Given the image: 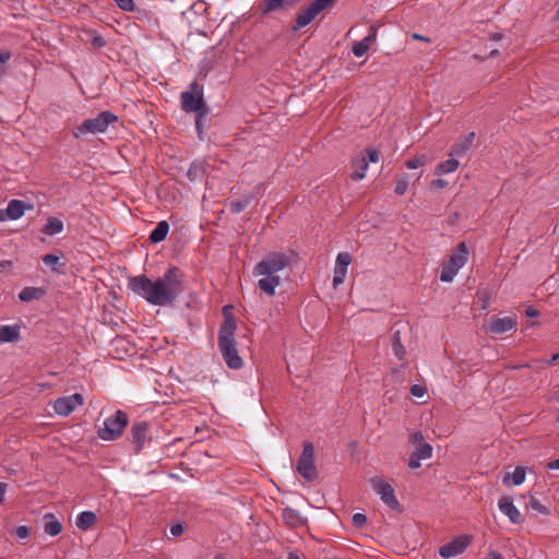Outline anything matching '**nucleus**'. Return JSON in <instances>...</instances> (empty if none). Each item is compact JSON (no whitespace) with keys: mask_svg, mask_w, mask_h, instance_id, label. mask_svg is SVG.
Returning a JSON list of instances; mask_svg holds the SVG:
<instances>
[{"mask_svg":"<svg viewBox=\"0 0 559 559\" xmlns=\"http://www.w3.org/2000/svg\"><path fill=\"white\" fill-rule=\"evenodd\" d=\"M130 289L154 306H169L183 292L182 274L176 266H170L156 281L145 275L131 277Z\"/></svg>","mask_w":559,"mask_h":559,"instance_id":"f257e3e1","label":"nucleus"},{"mask_svg":"<svg viewBox=\"0 0 559 559\" xmlns=\"http://www.w3.org/2000/svg\"><path fill=\"white\" fill-rule=\"evenodd\" d=\"M290 264V259L283 252L266 254L254 267L253 275L260 277L257 287L267 296H274L282 283L281 272Z\"/></svg>","mask_w":559,"mask_h":559,"instance_id":"f03ea898","label":"nucleus"},{"mask_svg":"<svg viewBox=\"0 0 559 559\" xmlns=\"http://www.w3.org/2000/svg\"><path fill=\"white\" fill-rule=\"evenodd\" d=\"M237 325L231 317H226L221 325L218 333V345L223 358L227 366L231 369H239L242 366V359L239 357L234 333Z\"/></svg>","mask_w":559,"mask_h":559,"instance_id":"7ed1b4c3","label":"nucleus"},{"mask_svg":"<svg viewBox=\"0 0 559 559\" xmlns=\"http://www.w3.org/2000/svg\"><path fill=\"white\" fill-rule=\"evenodd\" d=\"M118 117L110 111H103L95 118L84 120L80 126L73 129L74 138L85 134L104 133L111 123H115Z\"/></svg>","mask_w":559,"mask_h":559,"instance_id":"20e7f679","label":"nucleus"},{"mask_svg":"<svg viewBox=\"0 0 559 559\" xmlns=\"http://www.w3.org/2000/svg\"><path fill=\"white\" fill-rule=\"evenodd\" d=\"M129 418L122 411H117L105 418L103 426L98 428L97 436L104 441L118 439L124 431Z\"/></svg>","mask_w":559,"mask_h":559,"instance_id":"39448f33","label":"nucleus"},{"mask_svg":"<svg viewBox=\"0 0 559 559\" xmlns=\"http://www.w3.org/2000/svg\"><path fill=\"white\" fill-rule=\"evenodd\" d=\"M467 255L468 251L465 242H460L456 250L450 255L449 261L443 264L440 281L445 283L452 282L459 270L467 262Z\"/></svg>","mask_w":559,"mask_h":559,"instance_id":"423d86ee","label":"nucleus"},{"mask_svg":"<svg viewBox=\"0 0 559 559\" xmlns=\"http://www.w3.org/2000/svg\"><path fill=\"white\" fill-rule=\"evenodd\" d=\"M335 0H314L306 9L301 10L295 20L294 31H298L310 24L323 10L330 8Z\"/></svg>","mask_w":559,"mask_h":559,"instance_id":"0eeeda50","label":"nucleus"},{"mask_svg":"<svg viewBox=\"0 0 559 559\" xmlns=\"http://www.w3.org/2000/svg\"><path fill=\"white\" fill-rule=\"evenodd\" d=\"M296 469L301 477L307 480H313L318 476L314 464V447L308 442L304 445L302 453L297 461Z\"/></svg>","mask_w":559,"mask_h":559,"instance_id":"6e6552de","label":"nucleus"},{"mask_svg":"<svg viewBox=\"0 0 559 559\" xmlns=\"http://www.w3.org/2000/svg\"><path fill=\"white\" fill-rule=\"evenodd\" d=\"M372 489L380 496L382 502L392 510H397L400 503L395 497L393 487L381 477L370 479Z\"/></svg>","mask_w":559,"mask_h":559,"instance_id":"1a4fd4ad","label":"nucleus"},{"mask_svg":"<svg viewBox=\"0 0 559 559\" xmlns=\"http://www.w3.org/2000/svg\"><path fill=\"white\" fill-rule=\"evenodd\" d=\"M301 0H261L258 4V13L269 16L273 13L287 12L294 9Z\"/></svg>","mask_w":559,"mask_h":559,"instance_id":"9d476101","label":"nucleus"},{"mask_svg":"<svg viewBox=\"0 0 559 559\" xmlns=\"http://www.w3.org/2000/svg\"><path fill=\"white\" fill-rule=\"evenodd\" d=\"M192 88H198L197 83L192 84ZM180 99L181 108L186 112H198L207 109V107L204 104L201 91H185L181 93Z\"/></svg>","mask_w":559,"mask_h":559,"instance_id":"9b49d317","label":"nucleus"},{"mask_svg":"<svg viewBox=\"0 0 559 559\" xmlns=\"http://www.w3.org/2000/svg\"><path fill=\"white\" fill-rule=\"evenodd\" d=\"M84 399L80 393H74L68 396L59 397L53 402V411L59 416H69L79 406L83 405Z\"/></svg>","mask_w":559,"mask_h":559,"instance_id":"f8f14e48","label":"nucleus"},{"mask_svg":"<svg viewBox=\"0 0 559 559\" xmlns=\"http://www.w3.org/2000/svg\"><path fill=\"white\" fill-rule=\"evenodd\" d=\"M469 544V539L465 536L459 537L451 543L440 547L439 554L442 558L449 559L461 555Z\"/></svg>","mask_w":559,"mask_h":559,"instance_id":"ddd939ff","label":"nucleus"},{"mask_svg":"<svg viewBox=\"0 0 559 559\" xmlns=\"http://www.w3.org/2000/svg\"><path fill=\"white\" fill-rule=\"evenodd\" d=\"M130 432L134 450L135 452L139 453L143 449L144 443L147 440L148 424L145 421L135 423L133 424Z\"/></svg>","mask_w":559,"mask_h":559,"instance_id":"4468645a","label":"nucleus"},{"mask_svg":"<svg viewBox=\"0 0 559 559\" xmlns=\"http://www.w3.org/2000/svg\"><path fill=\"white\" fill-rule=\"evenodd\" d=\"M499 510L510 519V521L514 524H519L522 522V515L519 509L513 504V501L510 497H502L498 502Z\"/></svg>","mask_w":559,"mask_h":559,"instance_id":"2eb2a0df","label":"nucleus"},{"mask_svg":"<svg viewBox=\"0 0 559 559\" xmlns=\"http://www.w3.org/2000/svg\"><path fill=\"white\" fill-rule=\"evenodd\" d=\"M516 321L511 317L491 318L489 331L493 334H502L515 329Z\"/></svg>","mask_w":559,"mask_h":559,"instance_id":"dca6fc26","label":"nucleus"},{"mask_svg":"<svg viewBox=\"0 0 559 559\" xmlns=\"http://www.w3.org/2000/svg\"><path fill=\"white\" fill-rule=\"evenodd\" d=\"M377 38V28L371 26L369 29V34L361 40L354 43L352 51L355 57L360 58L367 53L371 44Z\"/></svg>","mask_w":559,"mask_h":559,"instance_id":"f3484780","label":"nucleus"},{"mask_svg":"<svg viewBox=\"0 0 559 559\" xmlns=\"http://www.w3.org/2000/svg\"><path fill=\"white\" fill-rule=\"evenodd\" d=\"M282 518L285 524L292 528L302 527L306 525V519L297 510L292 508L283 509Z\"/></svg>","mask_w":559,"mask_h":559,"instance_id":"a211bd4d","label":"nucleus"},{"mask_svg":"<svg viewBox=\"0 0 559 559\" xmlns=\"http://www.w3.org/2000/svg\"><path fill=\"white\" fill-rule=\"evenodd\" d=\"M475 139V132H469L459 140L456 144L452 146L450 156L462 157L471 148Z\"/></svg>","mask_w":559,"mask_h":559,"instance_id":"6ab92c4d","label":"nucleus"},{"mask_svg":"<svg viewBox=\"0 0 559 559\" xmlns=\"http://www.w3.org/2000/svg\"><path fill=\"white\" fill-rule=\"evenodd\" d=\"M44 531L50 536H57L61 533L62 524L53 513H47L44 515Z\"/></svg>","mask_w":559,"mask_h":559,"instance_id":"aec40b11","label":"nucleus"},{"mask_svg":"<svg viewBox=\"0 0 559 559\" xmlns=\"http://www.w3.org/2000/svg\"><path fill=\"white\" fill-rule=\"evenodd\" d=\"M525 480V469L518 466L512 473L508 472L503 476V484L506 486H519Z\"/></svg>","mask_w":559,"mask_h":559,"instance_id":"412c9836","label":"nucleus"},{"mask_svg":"<svg viewBox=\"0 0 559 559\" xmlns=\"http://www.w3.org/2000/svg\"><path fill=\"white\" fill-rule=\"evenodd\" d=\"M353 167L355 170L350 175V178L356 181L364 179L366 176V170L368 169L367 157L365 155L357 156L353 160Z\"/></svg>","mask_w":559,"mask_h":559,"instance_id":"4be33fe9","label":"nucleus"},{"mask_svg":"<svg viewBox=\"0 0 559 559\" xmlns=\"http://www.w3.org/2000/svg\"><path fill=\"white\" fill-rule=\"evenodd\" d=\"M25 203L21 200H11L5 209V215L10 221L19 219L25 212Z\"/></svg>","mask_w":559,"mask_h":559,"instance_id":"5701e85b","label":"nucleus"},{"mask_svg":"<svg viewBox=\"0 0 559 559\" xmlns=\"http://www.w3.org/2000/svg\"><path fill=\"white\" fill-rule=\"evenodd\" d=\"M45 295V290L40 287H24L20 294L19 298L21 301L29 302L33 300H38Z\"/></svg>","mask_w":559,"mask_h":559,"instance_id":"b1692460","label":"nucleus"},{"mask_svg":"<svg viewBox=\"0 0 559 559\" xmlns=\"http://www.w3.org/2000/svg\"><path fill=\"white\" fill-rule=\"evenodd\" d=\"M169 231V224L166 221H160L150 234V241L158 243L163 241Z\"/></svg>","mask_w":559,"mask_h":559,"instance_id":"393cba45","label":"nucleus"},{"mask_svg":"<svg viewBox=\"0 0 559 559\" xmlns=\"http://www.w3.org/2000/svg\"><path fill=\"white\" fill-rule=\"evenodd\" d=\"M95 521L96 514L94 512L83 511L78 515L75 524L80 530L86 531L94 525Z\"/></svg>","mask_w":559,"mask_h":559,"instance_id":"a878e982","label":"nucleus"},{"mask_svg":"<svg viewBox=\"0 0 559 559\" xmlns=\"http://www.w3.org/2000/svg\"><path fill=\"white\" fill-rule=\"evenodd\" d=\"M64 229L63 222L57 217H48L46 225L43 228V233L48 236H53L62 233Z\"/></svg>","mask_w":559,"mask_h":559,"instance_id":"bb28decb","label":"nucleus"},{"mask_svg":"<svg viewBox=\"0 0 559 559\" xmlns=\"http://www.w3.org/2000/svg\"><path fill=\"white\" fill-rule=\"evenodd\" d=\"M460 166V163L455 158H449L442 163H440L436 169L435 175L442 176L454 173Z\"/></svg>","mask_w":559,"mask_h":559,"instance_id":"cd10ccee","label":"nucleus"},{"mask_svg":"<svg viewBox=\"0 0 559 559\" xmlns=\"http://www.w3.org/2000/svg\"><path fill=\"white\" fill-rule=\"evenodd\" d=\"M19 328L15 325H1L0 326V342H15L19 340Z\"/></svg>","mask_w":559,"mask_h":559,"instance_id":"c85d7f7f","label":"nucleus"},{"mask_svg":"<svg viewBox=\"0 0 559 559\" xmlns=\"http://www.w3.org/2000/svg\"><path fill=\"white\" fill-rule=\"evenodd\" d=\"M392 349L394 355L400 360H403L405 358L406 350L405 347L402 345L400 331H394L392 335Z\"/></svg>","mask_w":559,"mask_h":559,"instance_id":"c756f323","label":"nucleus"},{"mask_svg":"<svg viewBox=\"0 0 559 559\" xmlns=\"http://www.w3.org/2000/svg\"><path fill=\"white\" fill-rule=\"evenodd\" d=\"M395 193L403 195L408 188V176L406 174L397 175L395 177Z\"/></svg>","mask_w":559,"mask_h":559,"instance_id":"7c9ffc66","label":"nucleus"},{"mask_svg":"<svg viewBox=\"0 0 559 559\" xmlns=\"http://www.w3.org/2000/svg\"><path fill=\"white\" fill-rule=\"evenodd\" d=\"M419 460H427L432 455V447L429 443H420L413 452Z\"/></svg>","mask_w":559,"mask_h":559,"instance_id":"2f4dec72","label":"nucleus"},{"mask_svg":"<svg viewBox=\"0 0 559 559\" xmlns=\"http://www.w3.org/2000/svg\"><path fill=\"white\" fill-rule=\"evenodd\" d=\"M44 264L47 266V267H50L53 272H57V273H61L62 271L58 269V266L60 265V258L58 255H55V254H45L43 258H41Z\"/></svg>","mask_w":559,"mask_h":559,"instance_id":"473e14b6","label":"nucleus"},{"mask_svg":"<svg viewBox=\"0 0 559 559\" xmlns=\"http://www.w3.org/2000/svg\"><path fill=\"white\" fill-rule=\"evenodd\" d=\"M195 129L200 139H203L202 133L205 126V118L209 115V108L195 112Z\"/></svg>","mask_w":559,"mask_h":559,"instance_id":"72a5a7b5","label":"nucleus"},{"mask_svg":"<svg viewBox=\"0 0 559 559\" xmlns=\"http://www.w3.org/2000/svg\"><path fill=\"white\" fill-rule=\"evenodd\" d=\"M251 202V197H246L242 200L231 201L230 211L235 214L242 212Z\"/></svg>","mask_w":559,"mask_h":559,"instance_id":"f704fd0d","label":"nucleus"},{"mask_svg":"<svg viewBox=\"0 0 559 559\" xmlns=\"http://www.w3.org/2000/svg\"><path fill=\"white\" fill-rule=\"evenodd\" d=\"M527 508L540 514H549L548 508L534 497L530 498Z\"/></svg>","mask_w":559,"mask_h":559,"instance_id":"c9c22d12","label":"nucleus"},{"mask_svg":"<svg viewBox=\"0 0 559 559\" xmlns=\"http://www.w3.org/2000/svg\"><path fill=\"white\" fill-rule=\"evenodd\" d=\"M352 263V255L348 252H340L335 260V266L348 269V265Z\"/></svg>","mask_w":559,"mask_h":559,"instance_id":"e433bc0d","label":"nucleus"},{"mask_svg":"<svg viewBox=\"0 0 559 559\" xmlns=\"http://www.w3.org/2000/svg\"><path fill=\"white\" fill-rule=\"evenodd\" d=\"M347 274V270L341 266L334 267V276H333V286L336 288L338 285L343 284Z\"/></svg>","mask_w":559,"mask_h":559,"instance_id":"4c0bfd02","label":"nucleus"},{"mask_svg":"<svg viewBox=\"0 0 559 559\" xmlns=\"http://www.w3.org/2000/svg\"><path fill=\"white\" fill-rule=\"evenodd\" d=\"M426 163H427V157L425 155H421V156H418V157L407 160L405 163V166L408 169H416V168H419V167L426 165Z\"/></svg>","mask_w":559,"mask_h":559,"instance_id":"58836bf2","label":"nucleus"},{"mask_svg":"<svg viewBox=\"0 0 559 559\" xmlns=\"http://www.w3.org/2000/svg\"><path fill=\"white\" fill-rule=\"evenodd\" d=\"M11 59V52L8 50L0 51V75L5 72V63Z\"/></svg>","mask_w":559,"mask_h":559,"instance_id":"ea45409f","label":"nucleus"},{"mask_svg":"<svg viewBox=\"0 0 559 559\" xmlns=\"http://www.w3.org/2000/svg\"><path fill=\"white\" fill-rule=\"evenodd\" d=\"M117 5L123 10V11H133L134 10V2L133 0H114Z\"/></svg>","mask_w":559,"mask_h":559,"instance_id":"a19ab883","label":"nucleus"},{"mask_svg":"<svg viewBox=\"0 0 559 559\" xmlns=\"http://www.w3.org/2000/svg\"><path fill=\"white\" fill-rule=\"evenodd\" d=\"M352 521L356 527H362L367 523V516L362 513H355Z\"/></svg>","mask_w":559,"mask_h":559,"instance_id":"79ce46f5","label":"nucleus"},{"mask_svg":"<svg viewBox=\"0 0 559 559\" xmlns=\"http://www.w3.org/2000/svg\"><path fill=\"white\" fill-rule=\"evenodd\" d=\"M411 393L416 397H423L426 394V389L419 384H413L411 386Z\"/></svg>","mask_w":559,"mask_h":559,"instance_id":"37998d69","label":"nucleus"},{"mask_svg":"<svg viewBox=\"0 0 559 559\" xmlns=\"http://www.w3.org/2000/svg\"><path fill=\"white\" fill-rule=\"evenodd\" d=\"M409 440L412 443L414 444H417L419 445L420 443H425L424 442V436L420 431H414L409 435Z\"/></svg>","mask_w":559,"mask_h":559,"instance_id":"c03bdc74","label":"nucleus"},{"mask_svg":"<svg viewBox=\"0 0 559 559\" xmlns=\"http://www.w3.org/2000/svg\"><path fill=\"white\" fill-rule=\"evenodd\" d=\"M367 153V160L368 163L371 162V163H378L379 162V153L377 150L374 148H367L366 151Z\"/></svg>","mask_w":559,"mask_h":559,"instance_id":"a18cd8bd","label":"nucleus"},{"mask_svg":"<svg viewBox=\"0 0 559 559\" xmlns=\"http://www.w3.org/2000/svg\"><path fill=\"white\" fill-rule=\"evenodd\" d=\"M16 536L20 539H25L29 536V530L25 525H21L16 528Z\"/></svg>","mask_w":559,"mask_h":559,"instance_id":"49530a36","label":"nucleus"},{"mask_svg":"<svg viewBox=\"0 0 559 559\" xmlns=\"http://www.w3.org/2000/svg\"><path fill=\"white\" fill-rule=\"evenodd\" d=\"M447 186H448V181L444 179H436V180H432L430 183V187L432 189H443Z\"/></svg>","mask_w":559,"mask_h":559,"instance_id":"de8ad7c7","label":"nucleus"},{"mask_svg":"<svg viewBox=\"0 0 559 559\" xmlns=\"http://www.w3.org/2000/svg\"><path fill=\"white\" fill-rule=\"evenodd\" d=\"M170 533L174 536H180L183 533V526L180 523L173 524L170 526Z\"/></svg>","mask_w":559,"mask_h":559,"instance_id":"09e8293b","label":"nucleus"},{"mask_svg":"<svg viewBox=\"0 0 559 559\" xmlns=\"http://www.w3.org/2000/svg\"><path fill=\"white\" fill-rule=\"evenodd\" d=\"M420 461L421 460H419L415 454L412 453L409 461H408L409 468H412V469L418 468L420 466Z\"/></svg>","mask_w":559,"mask_h":559,"instance_id":"8fccbe9b","label":"nucleus"},{"mask_svg":"<svg viewBox=\"0 0 559 559\" xmlns=\"http://www.w3.org/2000/svg\"><path fill=\"white\" fill-rule=\"evenodd\" d=\"M92 45L94 47L100 48V47H104L106 45V41H105V39L102 36H94L93 39H92Z\"/></svg>","mask_w":559,"mask_h":559,"instance_id":"3c124183","label":"nucleus"},{"mask_svg":"<svg viewBox=\"0 0 559 559\" xmlns=\"http://www.w3.org/2000/svg\"><path fill=\"white\" fill-rule=\"evenodd\" d=\"M525 313L527 317H531V318L537 317L539 314L538 310L535 309L534 307H527Z\"/></svg>","mask_w":559,"mask_h":559,"instance_id":"603ef678","label":"nucleus"},{"mask_svg":"<svg viewBox=\"0 0 559 559\" xmlns=\"http://www.w3.org/2000/svg\"><path fill=\"white\" fill-rule=\"evenodd\" d=\"M548 401L559 402V388L552 391V393L548 397Z\"/></svg>","mask_w":559,"mask_h":559,"instance_id":"864d4df0","label":"nucleus"},{"mask_svg":"<svg viewBox=\"0 0 559 559\" xmlns=\"http://www.w3.org/2000/svg\"><path fill=\"white\" fill-rule=\"evenodd\" d=\"M412 38L416 39V40H424L426 43L430 41V39L428 37L421 36V35H419L417 33L412 34Z\"/></svg>","mask_w":559,"mask_h":559,"instance_id":"5fc2aeb1","label":"nucleus"},{"mask_svg":"<svg viewBox=\"0 0 559 559\" xmlns=\"http://www.w3.org/2000/svg\"><path fill=\"white\" fill-rule=\"evenodd\" d=\"M548 468L550 469H559V459L558 460H555V461H551L548 463Z\"/></svg>","mask_w":559,"mask_h":559,"instance_id":"6e6d98bb","label":"nucleus"},{"mask_svg":"<svg viewBox=\"0 0 559 559\" xmlns=\"http://www.w3.org/2000/svg\"><path fill=\"white\" fill-rule=\"evenodd\" d=\"M10 221L9 216L5 215V210H0V222Z\"/></svg>","mask_w":559,"mask_h":559,"instance_id":"4d7b16f0","label":"nucleus"},{"mask_svg":"<svg viewBox=\"0 0 559 559\" xmlns=\"http://www.w3.org/2000/svg\"><path fill=\"white\" fill-rule=\"evenodd\" d=\"M5 492V484L0 483V501H2Z\"/></svg>","mask_w":559,"mask_h":559,"instance_id":"13d9d810","label":"nucleus"},{"mask_svg":"<svg viewBox=\"0 0 559 559\" xmlns=\"http://www.w3.org/2000/svg\"><path fill=\"white\" fill-rule=\"evenodd\" d=\"M558 359H559V354H555V355L551 356V358L549 359L548 364H554Z\"/></svg>","mask_w":559,"mask_h":559,"instance_id":"bf43d9fd","label":"nucleus"},{"mask_svg":"<svg viewBox=\"0 0 559 559\" xmlns=\"http://www.w3.org/2000/svg\"><path fill=\"white\" fill-rule=\"evenodd\" d=\"M287 559H300V558H299L298 554H296V552H289V555H288V558H287Z\"/></svg>","mask_w":559,"mask_h":559,"instance_id":"052dcab7","label":"nucleus"},{"mask_svg":"<svg viewBox=\"0 0 559 559\" xmlns=\"http://www.w3.org/2000/svg\"><path fill=\"white\" fill-rule=\"evenodd\" d=\"M490 556H491L493 559H501V555H500V554H498V552H496V551H492V552L490 554Z\"/></svg>","mask_w":559,"mask_h":559,"instance_id":"680f3d73","label":"nucleus"},{"mask_svg":"<svg viewBox=\"0 0 559 559\" xmlns=\"http://www.w3.org/2000/svg\"><path fill=\"white\" fill-rule=\"evenodd\" d=\"M188 176L191 178V176H194V173H192V169L188 170Z\"/></svg>","mask_w":559,"mask_h":559,"instance_id":"e2e57ef3","label":"nucleus"},{"mask_svg":"<svg viewBox=\"0 0 559 559\" xmlns=\"http://www.w3.org/2000/svg\"><path fill=\"white\" fill-rule=\"evenodd\" d=\"M188 176L191 178V176H194V173H192V169L188 170Z\"/></svg>","mask_w":559,"mask_h":559,"instance_id":"0e129e2a","label":"nucleus"},{"mask_svg":"<svg viewBox=\"0 0 559 559\" xmlns=\"http://www.w3.org/2000/svg\"><path fill=\"white\" fill-rule=\"evenodd\" d=\"M556 19L559 20V9L556 11Z\"/></svg>","mask_w":559,"mask_h":559,"instance_id":"69168bd1","label":"nucleus"},{"mask_svg":"<svg viewBox=\"0 0 559 559\" xmlns=\"http://www.w3.org/2000/svg\"><path fill=\"white\" fill-rule=\"evenodd\" d=\"M556 19L559 20V9L556 11Z\"/></svg>","mask_w":559,"mask_h":559,"instance_id":"338daca9","label":"nucleus"},{"mask_svg":"<svg viewBox=\"0 0 559 559\" xmlns=\"http://www.w3.org/2000/svg\"><path fill=\"white\" fill-rule=\"evenodd\" d=\"M214 559H226L223 556H216Z\"/></svg>","mask_w":559,"mask_h":559,"instance_id":"774afa93","label":"nucleus"}]
</instances>
